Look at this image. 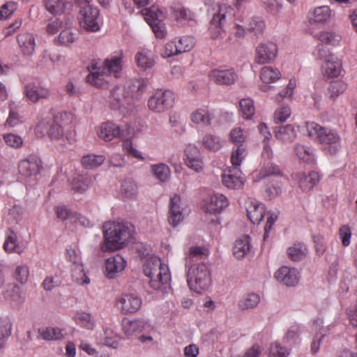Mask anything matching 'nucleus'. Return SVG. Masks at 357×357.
Returning a JSON list of instances; mask_svg holds the SVG:
<instances>
[{"instance_id":"a878e982","label":"nucleus","mask_w":357,"mask_h":357,"mask_svg":"<svg viewBox=\"0 0 357 357\" xmlns=\"http://www.w3.org/2000/svg\"><path fill=\"white\" fill-rule=\"evenodd\" d=\"M209 255L208 250L204 246H190L185 252V266H191L200 264L198 260L206 259Z\"/></svg>"},{"instance_id":"6ab92c4d","label":"nucleus","mask_w":357,"mask_h":357,"mask_svg":"<svg viewBox=\"0 0 357 357\" xmlns=\"http://www.w3.org/2000/svg\"><path fill=\"white\" fill-rule=\"evenodd\" d=\"M66 259L74 264L79 263V257L77 252L72 248H68L66 252ZM72 277L73 280L81 284H88L90 282L89 278L86 275L82 265L77 264L75 269L73 271Z\"/></svg>"},{"instance_id":"69168bd1","label":"nucleus","mask_w":357,"mask_h":357,"mask_svg":"<svg viewBox=\"0 0 357 357\" xmlns=\"http://www.w3.org/2000/svg\"><path fill=\"white\" fill-rule=\"evenodd\" d=\"M76 40L75 34L70 29L63 30L59 37L58 41L62 45L69 46Z\"/></svg>"},{"instance_id":"c85d7f7f","label":"nucleus","mask_w":357,"mask_h":357,"mask_svg":"<svg viewBox=\"0 0 357 357\" xmlns=\"http://www.w3.org/2000/svg\"><path fill=\"white\" fill-rule=\"evenodd\" d=\"M181 197L174 194L170 197L169 223H180L183 220V214L180 206Z\"/></svg>"},{"instance_id":"6e6552de","label":"nucleus","mask_w":357,"mask_h":357,"mask_svg":"<svg viewBox=\"0 0 357 357\" xmlns=\"http://www.w3.org/2000/svg\"><path fill=\"white\" fill-rule=\"evenodd\" d=\"M175 94L170 90L157 89L148 100L149 109L155 113H163L174 106Z\"/></svg>"},{"instance_id":"9d476101","label":"nucleus","mask_w":357,"mask_h":357,"mask_svg":"<svg viewBox=\"0 0 357 357\" xmlns=\"http://www.w3.org/2000/svg\"><path fill=\"white\" fill-rule=\"evenodd\" d=\"M121 331L126 337L131 338L141 333H150L153 331V326L144 319H123L121 321Z\"/></svg>"},{"instance_id":"393cba45","label":"nucleus","mask_w":357,"mask_h":357,"mask_svg":"<svg viewBox=\"0 0 357 357\" xmlns=\"http://www.w3.org/2000/svg\"><path fill=\"white\" fill-rule=\"evenodd\" d=\"M17 42L23 56H31L33 54L36 41L31 33L24 32L19 34L17 37Z\"/></svg>"},{"instance_id":"603ef678","label":"nucleus","mask_w":357,"mask_h":357,"mask_svg":"<svg viewBox=\"0 0 357 357\" xmlns=\"http://www.w3.org/2000/svg\"><path fill=\"white\" fill-rule=\"evenodd\" d=\"M105 160L102 155L89 154L82 158V164L86 169H94L101 165Z\"/></svg>"},{"instance_id":"c03bdc74","label":"nucleus","mask_w":357,"mask_h":357,"mask_svg":"<svg viewBox=\"0 0 357 357\" xmlns=\"http://www.w3.org/2000/svg\"><path fill=\"white\" fill-rule=\"evenodd\" d=\"M294 151L299 160L306 163H312L314 160V155L312 147L301 144H296Z\"/></svg>"},{"instance_id":"5701e85b","label":"nucleus","mask_w":357,"mask_h":357,"mask_svg":"<svg viewBox=\"0 0 357 357\" xmlns=\"http://www.w3.org/2000/svg\"><path fill=\"white\" fill-rule=\"evenodd\" d=\"M24 94L31 102L35 103L40 99L48 98L50 91L40 84L32 82L25 86Z\"/></svg>"},{"instance_id":"2f4dec72","label":"nucleus","mask_w":357,"mask_h":357,"mask_svg":"<svg viewBox=\"0 0 357 357\" xmlns=\"http://www.w3.org/2000/svg\"><path fill=\"white\" fill-rule=\"evenodd\" d=\"M250 237L247 235L242 236L234 243L233 255L236 259H243L250 252Z\"/></svg>"},{"instance_id":"473e14b6","label":"nucleus","mask_w":357,"mask_h":357,"mask_svg":"<svg viewBox=\"0 0 357 357\" xmlns=\"http://www.w3.org/2000/svg\"><path fill=\"white\" fill-rule=\"evenodd\" d=\"M172 17L177 22L188 23L195 22L196 14L188 8L183 6H176L172 8Z\"/></svg>"},{"instance_id":"6e6d98bb","label":"nucleus","mask_w":357,"mask_h":357,"mask_svg":"<svg viewBox=\"0 0 357 357\" xmlns=\"http://www.w3.org/2000/svg\"><path fill=\"white\" fill-rule=\"evenodd\" d=\"M239 111L244 119H251L255 112L253 100L250 98L241 100L239 102Z\"/></svg>"},{"instance_id":"4be33fe9","label":"nucleus","mask_w":357,"mask_h":357,"mask_svg":"<svg viewBox=\"0 0 357 357\" xmlns=\"http://www.w3.org/2000/svg\"><path fill=\"white\" fill-rule=\"evenodd\" d=\"M241 174L242 172L238 168L229 167L225 169L222 174L223 185L230 189L241 188L244 184Z\"/></svg>"},{"instance_id":"a211bd4d","label":"nucleus","mask_w":357,"mask_h":357,"mask_svg":"<svg viewBox=\"0 0 357 357\" xmlns=\"http://www.w3.org/2000/svg\"><path fill=\"white\" fill-rule=\"evenodd\" d=\"M293 181L303 192H308L319 181V175L317 172L311 171L307 174L305 172H297L292 175Z\"/></svg>"},{"instance_id":"bb28decb","label":"nucleus","mask_w":357,"mask_h":357,"mask_svg":"<svg viewBox=\"0 0 357 357\" xmlns=\"http://www.w3.org/2000/svg\"><path fill=\"white\" fill-rule=\"evenodd\" d=\"M190 120L192 123L202 126H211L214 118V112L206 107L195 109L190 114Z\"/></svg>"},{"instance_id":"13d9d810","label":"nucleus","mask_w":357,"mask_h":357,"mask_svg":"<svg viewBox=\"0 0 357 357\" xmlns=\"http://www.w3.org/2000/svg\"><path fill=\"white\" fill-rule=\"evenodd\" d=\"M290 349L275 342L270 344L268 350V357H288Z\"/></svg>"},{"instance_id":"864d4df0","label":"nucleus","mask_w":357,"mask_h":357,"mask_svg":"<svg viewBox=\"0 0 357 357\" xmlns=\"http://www.w3.org/2000/svg\"><path fill=\"white\" fill-rule=\"evenodd\" d=\"M121 191L124 197L133 199L138 192L137 185L131 179H125L121 184Z\"/></svg>"},{"instance_id":"1a4fd4ad","label":"nucleus","mask_w":357,"mask_h":357,"mask_svg":"<svg viewBox=\"0 0 357 357\" xmlns=\"http://www.w3.org/2000/svg\"><path fill=\"white\" fill-rule=\"evenodd\" d=\"M247 216L251 223H275L278 218V211H266L265 206L261 203L250 202L247 206Z\"/></svg>"},{"instance_id":"f03ea898","label":"nucleus","mask_w":357,"mask_h":357,"mask_svg":"<svg viewBox=\"0 0 357 357\" xmlns=\"http://www.w3.org/2000/svg\"><path fill=\"white\" fill-rule=\"evenodd\" d=\"M73 115L66 112H59L53 118H43L39 120L34 128L36 135L42 137L47 135L52 140H60L64 136L66 140L72 144L75 139V133H64V127L68 121H72Z\"/></svg>"},{"instance_id":"052dcab7","label":"nucleus","mask_w":357,"mask_h":357,"mask_svg":"<svg viewBox=\"0 0 357 357\" xmlns=\"http://www.w3.org/2000/svg\"><path fill=\"white\" fill-rule=\"evenodd\" d=\"M30 274L29 267L26 264H19L16 266L14 275L17 281L25 284L29 280Z\"/></svg>"},{"instance_id":"423d86ee","label":"nucleus","mask_w":357,"mask_h":357,"mask_svg":"<svg viewBox=\"0 0 357 357\" xmlns=\"http://www.w3.org/2000/svg\"><path fill=\"white\" fill-rule=\"evenodd\" d=\"M187 282L190 290L201 293L206 290L211 282V271L206 264L185 266Z\"/></svg>"},{"instance_id":"c9c22d12","label":"nucleus","mask_w":357,"mask_h":357,"mask_svg":"<svg viewBox=\"0 0 357 357\" xmlns=\"http://www.w3.org/2000/svg\"><path fill=\"white\" fill-rule=\"evenodd\" d=\"M109 102L113 109H120L128 104L127 96L124 87L116 86L112 89L109 96Z\"/></svg>"},{"instance_id":"ea45409f","label":"nucleus","mask_w":357,"mask_h":357,"mask_svg":"<svg viewBox=\"0 0 357 357\" xmlns=\"http://www.w3.org/2000/svg\"><path fill=\"white\" fill-rule=\"evenodd\" d=\"M92 183L91 177L87 174L77 175L72 181V189L75 192L83 193L88 190Z\"/></svg>"},{"instance_id":"f8f14e48","label":"nucleus","mask_w":357,"mask_h":357,"mask_svg":"<svg viewBox=\"0 0 357 357\" xmlns=\"http://www.w3.org/2000/svg\"><path fill=\"white\" fill-rule=\"evenodd\" d=\"M210 82L218 85L231 86L238 79L236 70L233 68L220 66L211 70L208 73Z\"/></svg>"},{"instance_id":"a19ab883","label":"nucleus","mask_w":357,"mask_h":357,"mask_svg":"<svg viewBox=\"0 0 357 357\" xmlns=\"http://www.w3.org/2000/svg\"><path fill=\"white\" fill-rule=\"evenodd\" d=\"M202 144L207 150L216 152L223 146L224 143L219 137L212 134H206L202 139Z\"/></svg>"},{"instance_id":"a18cd8bd","label":"nucleus","mask_w":357,"mask_h":357,"mask_svg":"<svg viewBox=\"0 0 357 357\" xmlns=\"http://www.w3.org/2000/svg\"><path fill=\"white\" fill-rule=\"evenodd\" d=\"M247 155V147L244 144H240L236 149H234L230 156V162L234 167L233 168H238Z\"/></svg>"},{"instance_id":"09e8293b","label":"nucleus","mask_w":357,"mask_h":357,"mask_svg":"<svg viewBox=\"0 0 357 357\" xmlns=\"http://www.w3.org/2000/svg\"><path fill=\"white\" fill-rule=\"evenodd\" d=\"M281 77V73L277 68L271 66H264L260 72V78L263 82L273 83L278 80Z\"/></svg>"},{"instance_id":"c756f323","label":"nucleus","mask_w":357,"mask_h":357,"mask_svg":"<svg viewBox=\"0 0 357 357\" xmlns=\"http://www.w3.org/2000/svg\"><path fill=\"white\" fill-rule=\"evenodd\" d=\"M146 86L144 82L141 79L128 82L123 86L127 96L128 104L130 103V99H139L143 93Z\"/></svg>"},{"instance_id":"ddd939ff","label":"nucleus","mask_w":357,"mask_h":357,"mask_svg":"<svg viewBox=\"0 0 357 357\" xmlns=\"http://www.w3.org/2000/svg\"><path fill=\"white\" fill-rule=\"evenodd\" d=\"M99 10L90 4L83 6L79 11L80 25L86 31L96 32L99 31L100 25L98 23Z\"/></svg>"},{"instance_id":"58836bf2","label":"nucleus","mask_w":357,"mask_h":357,"mask_svg":"<svg viewBox=\"0 0 357 357\" xmlns=\"http://www.w3.org/2000/svg\"><path fill=\"white\" fill-rule=\"evenodd\" d=\"M77 325L86 330H93L96 327V322L90 313L85 312H77L74 317Z\"/></svg>"},{"instance_id":"f3484780","label":"nucleus","mask_w":357,"mask_h":357,"mask_svg":"<svg viewBox=\"0 0 357 357\" xmlns=\"http://www.w3.org/2000/svg\"><path fill=\"white\" fill-rule=\"evenodd\" d=\"M42 169L41 160L35 155H30L26 158L20 161L18 169L20 174L26 178L35 176Z\"/></svg>"},{"instance_id":"f257e3e1","label":"nucleus","mask_w":357,"mask_h":357,"mask_svg":"<svg viewBox=\"0 0 357 357\" xmlns=\"http://www.w3.org/2000/svg\"><path fill=\"white\" fill-rule=\"evenodd\" d=\"M123 53L118 51L105 59L102 63L93 60L87 66L89 74L86 77V81L90 84L99 88H104L107 85L110 77L120 76L123 68Z\"/></svg>"},{"instance_id":"79ce46f5","label":"nucleus","mask_w":357,"mask_h":357,"mask_svg":"<svg viewBox=\"0 0 357 357\" xmlns=\"http://www.w3.org/2000/svg\"><path fill=\"white\" fill-rule=\"evenodd\" d=\"M275 137L285 143L291 142L296 136L294 127L290 124L279 127L275 131Z\"/></svg>"},{"instance_id":"49530a36","label":"nucleus","mask_w":357,"mask_h":357,"mask_svg":"<svg viewBox=\"0 0 357 357\" xmlns=\"http://www.w3.org/2000/svg\"><path fill=\"white\" fill-rule=\"evenodd\" d=\"M307 253V248L302 243H296L289 247L287 255L289 259L294 261H301L305 258Z\"/></svg>"},{"instance_id":"bf43d9fd","label":"nucleus","mask_w":357,"mask_h":357,"mask_svg":"<svg viewBox=\"0 0 357 357\" xmlns=\"http://www.w3.org/2000/svg\"><path fill=\"white\" fill-rule=\"evenodd\" d=\"M176 43L178 54H181L182 53L189 52L193 48L195 45V40L191 36H183L177 40H176Z\"/></svg>"},{"instance_id":"39448f33","label":"nucleus","mask_w":357,"mask_h":357,"mask_svg":"<svg viewBox=\"0 0 357 357\" xmlns=\"http://www.w3.org/2000/svg\"><path fill=\"white\" fill-rule=\"evenodd\" d=\"M143 272L150 278V284L155 289H160L169 284L171 275L168 266L161 262L155 255H151L144 261Z\"/></svg>"},{"instance_id":"dca6fc26","label":"nucleus","mask_w":357,"mask_h":357,"mask_svg":"<svg viewBox=\"0 0 357 357\" xmlns=\"http://www.w3.org/2000/svg\"><path fill=\"white\" fill-rule=\"evenodd\" d=\"M275 280L287 287L296 285L300 280V272L294 267L282 266L274 273Z\"/></svg>"},{"instance_id":"e2e57ef3","label":"nucleus","mask_w":357,"mask_h":357,"mask_svg":"<svg viewBox=\"0 0 357 357\" xmlns=\"http://www.w3.org/2000/svg\"><path fill=\"white\" fill-rule=\"evenodd\" d=\"M291 116V109L288 106L281 107L274 112V122L282 123L287 121Z\"/></svg>"},{"instance_id":"338daca9","label":"nucleus","mask_w":357,"mask_h":357,"mask_svg":"<svg viewBox=\"0 0 357 357\" xmlns=\"http://www.w3.org/2000/svg\"><path fill=\"white\" fill-rule=\"evenodd\" d=\"M3 139L5 143L12 148L18 149L23 144L22 137L13 133L3 135Z\"/></svg>"},{"instance_id":"37998d69","label":"nucleus","mask_w":357,"mask_h":357,"mask_svg":"<svg viewBox=\"0 0 357 357\" xmlns=\"http://www.w3.org/2000/svg\"><path fill=\"white\" fill-rule=\"evenodd\" d=\"M39 336L45 340H60L64 337L63 330L55 327H46L39 329Z\"/></svg>"},{"instance_id":"aec40b11","label":"nucleus","mask_w":357,"mask_h":357,"mask_svg":"<svg viewBox=\"0 0 357 357\" xmlns=\"http://www.w3.org/2000/svg\"><path fill=\"white\" fill-rule=\"evenodd\" d=\"M96 133L101 139L110 142L115 138H121L123 130L118 124L108 121L100 124Z\"/></svg>"},{"instance_id":"2eb2a0df","label":"nucleus","mask_w":357,"mask_h":357,"mask_svg":"<svg viewBox=\"0 0 357 357\" xmlns=\"http://www.w3.org/2000/svg\"><path fill=\"white\" fill-rule=\"evenodd\" d=\"M229 204V202L226 196L217 193L204 201L202 209L206 213L216 215L221 213Z\"/></svg>"},{"instance_id":"412c9836","label":"nucleus","mask_w":357,"mask_h":357,"mask_svg":"<svg viewBox=\"0 0 357 357\" xmlns=\"http://www.w3.org/2000/svg\"><path fill=\"white\" fill-rule=\"evenodd\" d=\"M142 304V298L135 294H123L119 299V305L124 314H132L137 312Z\"/></svg>"},{"instance_id":"de8ad7c7","label":"nucleus","mask_w":357,"mask_h":357,"mask_svg":"<svg viewBox=\"0 0 357 357\" xmlns=\"http://www.w3.org/2000/svg\"><path fill=\"white\" fill-rule=\"evenodd\" d=\"M151 172L154 176L161 182L169 181L171 175L169 167L164 164L159 163L151 166Z\"/></svg>"},{"instance_id":"72a5a7b5","label":"nucleus","mask_w":357,"mask_h":357,"mask_svg":"<svg viewBox=\"0 0 357 357\" xmlns=\"http://www.w3.org/2000/svg\"><path fill=\"white\" fill-rule=\"evenodd\" d=\"M45 6L50 13L54 15H61L73 6L68 0H45Z\"/></svg>"},{"instance_id":"5fc2aeb1","label":"nucleus","mask_w":357,"mask_h":357,"mask_svg":"<svg viewBox=\"0 0 357 357\" xmlns=\"http://www.w3.org/2000/svg\"><path fill=\"white\" fill-rule=\"evenodd\" d=\"M317 39L322 44L337 46L341 40V36L332 31H322L317 36Z\"/></svg>"},{"instance_id":"20e7f679","label":"nucleus","mask_w":357,"mask_h":357,"mask_svg":"<svg viewBox=\"0 0 357 357\" xmlns=\"http://www.w3.org/2000/svg\"><path fill=\"white\" fill-rule=\"evenodd\" d=\"M306 130L307 135L317 140L326 153L335 155L340 149L341 137L335 130L313 121L306 123Z\"/></svg>"},{"instance_id":"9b49d317","label":"nucleus","mask_w":357,"mask_h":357,"mask_svg":"<svg viewBox=\"0 0 357 357\" xmlns=\"http://www.w3.org/2000/svg\"><path fill=\"white\" fill-rule=\"evenodd\" d=\"M278 53V45L271 41L259 43L255 52V62L259 65L273 63L277 58Z\"/></svg>"},{"instance_id":"3c124183","label":"nucleus","mask_w":357,"mask_h":357,"mask_svg":"<svg viewBox=\"0 0 357 357\" xmlns=\"http://www.w3.org/2000/svg\"><path fill=\"white\" fill-rule=\"evenodd\" d=\"M260 297L255 293L245 294L238 302V307L241 310H249L255 308L258 305Z\"/></svg>"},{"instance_id":"7c9ffc66","label":"nucleus","mask_w":357,"mask_h":357,"mask_svg":"<svg viewBox=\"0 0 357 357\" xmlns=\"http://www.w3.org/2000/svg\"><path fill=\"white\" fill-rule=\"evenodd\" d=\"M324 76L330 78L338 77L340 75L342 65L335 55H330L328 59L321 66Z\"/></svg>"},{"instance_id":"680f3d73","label":"nucleus","mask_w":357,"mask_h":357,"mask_svg":"<svg viewBox=\"0 0 357 357\" xmlns=\"http://www.w3.org/2000/svg\"><path fill=\"white\" fill-rule=\"evenodd\" d=\"M247 136L244 130L241 128H233L229 133V139L235 145L244 144Z\"/></svg>"},{"instance_id":"7ed1b4c3","label":"nucleus","mask_w":357,"mask_h":357,"mask_svg":"<svg viewBox=\"0 0 357 357\" xmlns=\"http://www.w3.org/2000/svg\"><path fill=\"white\" fill-rule=\"evenodd\" d=\"M105 243L102 252H113L123 248L135 234L133 225H104Z\"/></svg>"},{"instance_id":"774afa93","label":"nucleus","mask_w":357,"mask_h":357,"mask_svg":"<svg viewBox=\"0 0 357 357\" xmlns=\"http://www.w3.org/2000/svg\"><path fill=\"white\" fill-rule=\"evenodd\" d=\"M313 55L317 59L324 60V62L329 59L330 55H334L332 54L328 47L324 44H318L313 52Z\"/></svg>"},{"instance_id":"0eeeda50","label":"nucleus","mask_w":357,"mask_h":357,"mask_svg":"<svg viewBox=\"0 0 357 357\" xmlns=\"http://www.w3.org/2000/svg\"><path fill=\"white\" fill-rule=\"evenodd\" d=\"M208 31L213 39L218 38L225 32V26L234 15V9L226 3H218L212 8Z\"/></svg>"},{"instance_id":"0e129e2a","label":"nucleus","mask_w":357,"mask_h":357,"mask_svg":"<svg viewBox=\"0 0 357 357\" xmlns=\"http://www.w3.org/2000/svg\"><path fill=\"white\" fill-rule=\"evenodd\" d=\"M160 54L163 58H169L179 54L176 43V39L167 42L161 50Z\"/></svg>"},{"instance_id":"f704fd0d","label":"nucleus","mask_w":357,"mask_h":357,"mask_svg":"<svg viewBox=\"0 0 357 357\" xmlns=\"http://www.w3.org/2000/svg\"><path fill=\"white\" fill-rule=\"evenodd\" d=\"M57 218L61 220H69L73 223H84L86 221L85 217L77 213H73L65 206H57L56 208Z\"/></svg>"},{"instance_id":"8fccbe9b","label":"nucleus","mask_w":357,"mask_h":357,"mask_svg":"<svg viewBox=\"0 0 357 357\" xmlns=\"http://www.w3.org/2000/svg\"><path fill=\"white\" fill-rule=\"evenodd\" d=\"M3 247V250L8 253L16 252L20 254L23 252V248L17 244V236L13 231H9L7 234Z\"/></svg>"},{"instance_id":"4d7b16f0","label":"nucleus","mask_w":357,"mask_h":357,"mask_svg":"<svg viewBox=\"0 0 357 357\" xmlns=\"http://www.w3.org/2000/svg\"><path fill=\"white\" fill-rule=\"evenodd\" d=\"M347 89V84L340 80L334 81L331 83L328 88L329 98L335 100L340 94H342Z\"/></svg>"},{"instance_id":"b1692460","label":"nucleus","mask_w":357,"mask_h":357,"mask_svg":"<svg viewBox=\"0 0 357 357\" xmlns=\"http://www.w3.org/2000/svg\"><path fill=\"white\" fill-rule=\"evenodd\" d=\"M333 15V10L328 6H322L315 8L309 12L307 17L309 22L313 24H325L331 19Z\"/></svg>"},{"instance_id":"e433bc0d","label":"nucleus","mask_w":357,"mask_h":357,"mask_svg":"<svg viewBox=\"0 0 357 357\" xmlns=\"http://www.w3.org/2000/svg\"><path fill=\"white\" fill-rule=\"evenodd\" d=\"M135 61L137 66L144 70L151 68L155 64V60L151 51L147 50L137 52L135 56Z\"/></svg>"},{"instance_id":"4468645a","label":"nucleus","mask_w":357,"mask_h":357,"mask_svg":"<svg viewBox=\"0 0 357 357\" xmlns=\"http://www.w3.org/2000/svg\"><path fill=\"white\" fill-rule=\"evenodd\" d=\"M184 155L183 160L188 168L197 173L203 171L204 167L203 157L199 149L195 145L189 144L187 146L184 151Z\"/></svg>"},{"instance_id":"4c0bfd02","label":"nucleus","mask_w":357,"mask_h":357,"mask_svg":"<svg viewBox=\"0 0 357 357\" xmlns=\"http://www.w3.org/2000/svg\"><path fill=\"white\" fill-rule=\"evenodd\" d=\"M146 22L150 25L158 22H162L165 18L164 12L156 6L142 10Z\"/></svg>"},{"instance_id":"cd10ccee","label":"nucleus","mask_w":357,"mask_h":357,"mask_svg":"<svg viewBox=\"0 0 357 357\" xmlns=\"http://www.w3.org/2000/svg\"><path fill=\"white\" fill-rule=\"evenodd\" d=\"M126 261L119 255L108 258L105 261V274L107 278H114L126 267Z\"/></svg>"}]
</instances>
